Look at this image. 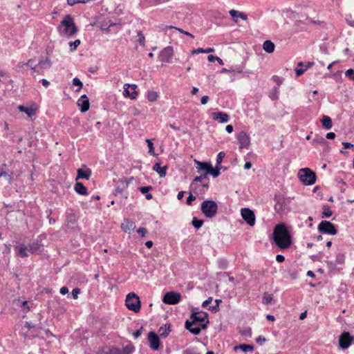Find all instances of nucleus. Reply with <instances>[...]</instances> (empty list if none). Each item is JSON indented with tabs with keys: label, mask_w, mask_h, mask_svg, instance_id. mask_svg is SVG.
<instances>
[{
	"label": "nucleus",
	"mask_w": 354,
	"mask_h": 354,
	"mask_svg": "<svg viewBox=\"0 0 354 354\" xmlns=\"http://www.w3.org/2000/svg\"><path fill=\"white\" fill-rule=\"evenodd\" d=\"M201 209L207 218H213L218 212V205L212 200H205L201 203Z\"/></svg>",
	"instance_id": "7ed1b4c3"
},
{
	"label": "nucleus",
	"mask_w": 354,
	"mask_h": 354,
	"mask_svg": "<svg viewBox=\"0 0 354 354\" xmlns=\"http://www.w3.org/2000/svg\"><path fill=\"white\" fill-rule=\"evenodd\" d=\"M138 41L142 46H144L145 41V37L141 31L138 32Z\"/></svg>",
	"instance_id": "49530a36"
},
{
	"label": "nucleus",
	"mask_w": 354,
	"mask_h": 354,
	"mask_svg": "<svg viewBox=\"0 0 354 354\" xmlns=\"http://www.w3.org/2000/svg\"><path fill=\"white\" fill-rule=\"evenodd\" d=\"M66 221L72 224H74L77 221L76 215L71 209L66 211Z\"/></svg>",
	"instance_id": "c85d7f7f"
},
{
	"label": "nucleus",
	"mask_w": 354,
	"mask_h": 354,
	"mask_svg": "<svg viewBox=\"0 0 354 354\" xmlns=\"http://www.w3.org/2000/svg\"><path fill=\"white\" fill-rule=\"evenodd\" d=\"M185 328L194 335H198L201 329H203L200 325L198 324H192V322L189 320L186 321Z\"/></svg>",
	"instance_id": "f3484780"
},
{
	"label": "nucleus",
	"mask_w": 354,
	"mask_h": 354,
	"mask_svg": "<svg viewBox=\"0 0 354 354\" xmlns=\"http://www.w3.org/2000/svg\"><path fill=\"white\" fill-rule=\"evenodd\" d=\"M204 180H208L207 174H202L199 176H196L193 180V183L201 182Z\"/></svg>",
	"instance_id": "c03bdc74"
},
{
	"label": "nucleus",
	"mask_w": 354,
	"mask_h": 354,
	"mask_svg": "<svg viewBox=\"0 0 354 354\" xmlns=\"http://www.w3.org/2000/svg\"><path fill=\"white\" fill-rule=\"evenodd\" d=\"M81 41L80 39H76L74 41H70L68 43L69 46L71 47V51H75L77 48L80 44Z\"/></svg>",
	"instance_id": "58836bf2"
},
{
	"label": "nucleus",
	"mask_w": 354,
	"mask_h": 354,
	"mask_svg": "<svg viewBox=\"0 0 354 354\" xmlns=\"http://www.w3.org/2000/svg\"><path fill=\"white\" fill-rule=\"evenodd\" d=\"M77 177L75 180L77 181L80 178H84L86 180H88L91 176V170L90 169H86V170H83L82 169H78L77 171Z\"/></svg>",
	"instance_id": "4be33fe9"
},
{
	"label": "nucleus",
	"mask_w": 354,
	"mask_h": 354,
	"mask_svg": "<svg viewBox=\"0 0 354 354\" xmlns=\"http://www.w3.org/2000/svg\"><path fill=\"white\" fill-rule=\"evenodd\" d=\"M121 227L124 232L130 233L136 228V223L129 219H124Z\"/></svg>",
	"instance_id": "412c9836"
},
{
	"label": "nucleus",
	"mask_w": 354,
	"mask_h": 354,
	"mask_svg": "<svg viewBox=\"0 0 354 354\" xmlns=\"http://www.w3.org/2000/svg\"><path fill=\"white\" fill-rule=\"evenodd\" d=\"M109 352L106 354H131L133 351L132 346H127L122 348L112 347L108 348Z\"/></svg>",
	"instance_id": "f8f14e48"
},
{
	"label": "nucleus",
	"mask_w": 354,
	"mask_h": 354,
	"mask_svg": "<svg viewBox=\"0 0 354 354\" xmlns=\"http://www.w3.org/2000/svg\"><path fill=\"white\" fill-rule=\"evenodd\" d=\"M181 296L179 293L175 292H169L165 294L162 301L165 304L174 305L180 300Z\"/></svg>",
	"instance_id": "1a4fd4ad"
},
{
	"label": "nucleus",
	"mask_w": 354,
	"mask_h": 354,
	"mask_svg": "<svg viewBox=\"0 0 354 354\" xmlns=\"http://www.w3.org/2000/svg\"><path fill=\"white\" fill-rule=\"evenodd\" d=\"M176 28V30H178L179 32H180L181 33L184 34V35H187V36H189V37H192V38H194V36L192 34H191L190 32H187V31H185V30H183V29L178 28Z\"/></svg>",
	"instance_id": "052dcab7"
},
{
	"label": "nucleus",
	"mask_w": 354,
	"mask_h": 354,
	"mask_svg": "<svg viewBox=\"0 0 354 354\" xmlns=\"http://www.w3.org/2000/svg\"><path fill=\"white\" fill-rule=\"evenodd\" d=\"M153 169L159 174L160 177L163 178L166 176L167 167H161L160 163L156 162L153 165Z\"/></svg>",
	"instance_id": "393cba45"
},
{
	"label": "nucleus",
	"mask_w": 354,
	"mask_h": 354,
	"mask_svg": "<svg viewBox=\"0 0 354 354\" xmlns=\"http://www.w3.org/2000/svg\"><path fill=\"white\" fill-rule=\"evenodd\" d=\"M125 305L129 310L138 313L140 310L139 297L133 292L129 293L126 297Z\"/></svg>",
	"instance_id": "39448f33"
},
{
	"label": "nucleus",
	"mask_w": 354,
	"mask_h": 354,
	"mask_svg": "<svg viewBox=\"0 0 354 354\" xmlns=\"http://www.w3.org/2000/svg\"><path fill=\"white\" fill-rule=\"evenodd\" d=\"M333 212L328 205L324 207V211L322 212L323 217L329 218L332 215Z\"/></svg>",
	"instance_id": "a19ab883"
},
{
	"label": "nucleus",
	"mask_w": 354,
	"mask_h": 354,
	"mask_svg": "<svg viewBox=\"0 0 354 354\" xmlns=\"http://www.w3.org/2000/svg\"><path fill=\"white\" fill-rule=\"evenodd\" d=\"M252 333V329L250 327L245 328L241 331V334L246 337H251Z\"/></svg>",
	"instance_id": "37998d69"
},
{
	"label": "nucleus",
	"mask_w": 354,
	"mask_h": 354,
	"mask_svg": "<svg viewBox=\"0 0 354 354\" xmlns=\"http://www.w3.org/2000/svg\"><path fill=\"white\" fill-rule=\"evenodd\" d=\"M304 63L300 62L297 64V68L295 69V74L297 77L304 74V73L306 71V68H304Z\"/></svg>",
	"instance_id": "473e14b6"
},
{
	"label": "nucleus",
	"mask_w": 354,
	"mask_h": 354,
	"mask_svg": "<svg viewBox=\"0 0 354 354\" xmlns=\"http://www.w3.org/2000/svg\"><path fill=\"white\" fill-rule=\"evenodd\" d=\"M318 230L321 233L335 235L337 230L335 225L328 221H322L318 225Z\"/></svg>",
	"instance_id": "0eeeda50"
},
{
	"label": "nucleus",
	"mask_w": 354,
	"mask_h": 354,
	"mask_svg": "<svg viewBox=\"0 0 354 354\" xmlns=\"http://www.w3.org/2000/svg\"><path fill=\"white\" fill-rule=\"evenodd\" d=\"M196 200V197L194 196H193L192 194H189V196L187 197V204L188 205H192V203Z\"/></svg>",
	"instance_id": "4d7b16f0"
},
{
	"label": "nucleus",
	"mask_w": 354,
	"mask_h": 354,
	"mask_svg": "<svg viewBox=\"0 0 354 354\" xmlns=\"http://www.w3.org/2000/svg\"><path fill=\"white\" fill-rule=\"evenodd\" d=\"M274 47L275 46L274 43L270 40H266L263 44V49L268 53H273L274 50Z\"/></svg>",
	"instance_id": "bb28decb"
},
{
	"label": "nucleus",
	"mask_w": 354,
	"mask_h": 354,
	"mask_svg": "<svg viewBox=\"0 0 354 354\" xmlns=\"http://www.w3.org/2000/svg\"><path fill=\"white\" fill-rule=\"evenodd\" d=\"M27 246V250L28 251L29 255L39 254L40 252H41L42 245L39 243L38 242H32Z\"/></svg>",
	"instance_id": "6ab92c4d"
},
{
	"label": "nucleus",
	"mask_w": 354,
	"mask_h": 354,
	"mask_svg": "<svg viewBox=\"0 0 354 354\" xmlns=\"http://www.w3.org/2000/svg\"><path fill=\"white\" fill-rule=\"evenodd\" d=\"M229 12H230V15H231V17L234 18V21L237 22V20L235 19V18L236 17H239L240 12L235 10H230Z\"/></svg>",
	"instance_id": "5fc2aeb1"
},
{
	"label": "nucleus",
	"mask_w": 354,
	"mask_h": 354,
	"mask_svg": "<svg viewBox=\"0 0 354 354\" xmlns=\"http://www.w3.org/2000/svg\"><path fill=\"white\" fill-rule=\"evenodd\" d=\"M27 249L28 246L25 244H20L19 245L15 246V250L17 255L21 258H26L29 256Z\"/></svg>",
	"instance_id": "aec40b11"
},
{
	"label": "nucleus",
	"mask_w": 354,
	"mask_h": 354,
	"mask_svg": "<svg viewBox=\"0 0 354 354\" xmlns=\"http://www.w3.org/2000/svg\"><path fill=\"white\" fill-rule=\"evenodd\" d=\"M59 35L64 37H71L77 32V27L73 17L66 15L57 27Z\"/></svg>",
	"instance_id": "f03ea898"
},
{
	"label": "nucleus",
	"mask_w": 354,
	"mask_h": 354,
	"mask_svg": "<svg viewBox=\"0 0 354 354\" xmlns=\"http://www.w3.org/2000/svg\"><path fill=\"white\" fill-rule=\"evenodd\" d=\"M237 140L240 149L247 148L250 144V136L245 131H241L239 133Z\"/></svg>",
	"instance_id": "ddd939ff"
},
{
	"label": "nucleus",
	"mask_w": 354,
	"mask_h": 354,
	"mask_svg": "<svg viewBox=\"0 0 354 354\" xmlns=\"http://www.w3.org/2000/svg\"><path fill=\"white\" fill-rule=\"evenodd\" d=\"M19 109L21 111H23V112L26 113L30 117L32 116L34 114L33 109H32L30 108H28V107H26V106H22V105L19 106Z\"/></svg>",
	"instance_id": "c9c22d12"
},
{
	"label": "nucleus",
	"mask_w": 354,
	"mask_h": 354,
	"mask_svg": "<svg viewBox=\"0 0 354 354\" xmlns=\"http://www.w3.org/2000/svg\"><path fill=\"white\" fill-rule=\"evenodd\" d=\"M146 142H147V145H148V147H149V153L151 155H154V147H153V142H151V140L149 139H147L146 140Z\"/></svg>",
	"instance_id": "09e8293b"
},
{
	"label": "nucleus",
	"mask_w": 354,
	"mask_h": 354,
	"mask_svg": "<svg viewBox=\"0 0 354 354\" xmlns=\"http://www.w3.org/2000/svg\"><path fill=\"white\" fill-rule=\"evenodd\" d=\"M80 293V288H75L72 290V296L74 299H77L78 295Z\"/></svg>",
	"instance_id": "13d9d810"
},
{
	"label": "nucleus",
	"mask_w": 354,
	"mask_h": 354,
	"mask_svg": "<svg viewBox=\"0 0 354 354\" xmlns=\"http://www.w3.org/2000/svg\"><path fill=\"white\" fill-rule=\"evenodd\" d=\"M220 174V168L218 165H216L215 168H213L211 165L209 170L207 171V174L212 175L214 178L218 177Z\"/></svg>",
	"instance_id": "c756f323"
},
{
	"label": "nucleus",
	"mask_w": 354,
	"mask_h": 354,
	"mask_svg": "<svg viewBox=\"0 0 354 354\" xmlns=\"http://www.w3.org/2000/svg\"><path fill=\"white\" fill-rule=\"evenodd\" d=\"M174 55V50L171 46H167L162 49L159 54L160 61L162 63H168Z\"/></svg>",
	"instance_id": "9b49d317"
},
{
	"label": "nucleus",
	"mask_w": 354,
	"mask_h": 354,
	"mask_svg": "<svg viewBox=\"0 0 354 354\" xmlns=\"http://www.w3.org/2000/svg\"><path fill=\"white\" fill-rule=\"evenodd\" d=\"M321 122H322V127L325 129L328 130L332 128L333 122H332L331 118L329 116L323 115V117L321 120Z\"/></svg>",
	"instance_id": "a878e982"
},
{
	"label": "nucleus",
	"mask_w": 354,
	"mask_h": 354,
	"mask_svg": "<svg viewBox=\"0 0 354 354\" xmlns=\"http://www.w3.org/2000/svg\"><path fill=\"white\" fill-rule=\"evenodd\" d=\"M212 301V297H209L207 300L204 301L203 302L202 306L203 307H207Z\"/></svg>",
	"instance_id": "0e129e2a"
},
{
	"label": "nucleus",
	"mask_w": 354,
	"mask_h": 354,
	"mask_svg": "<svg viewBox=\"0 0 354 354\" xmlns=\"http://www.w3.org/2000/svg\"><path fill=\"white\" fill-rule=\"evenodd\" d=\"M207 59L210 62H216L217 61V62L220 65H223L224 64L223 61L220 57H218L217 56H214L213 55H208Z\"/></svg>",
	"instance_id": "e433bc0d"
},
{
	"label": "nucleus",
	"mask_w": 354,
	"mask_h": 354,
	"mask_svg": "<svg viewBox=\"0 0 354 354\" xmlns=\"http://www.w3.org/2000/svg\"><path fill=\"white\" fill-rule=\"evenodd\" d=\"M77 106L80 108V111L82 113H84L89 109V100L86 95H82L77 100Z\"/></svg>",
	"instance_id": "dca6fc26"
},
{
	"label": "nucleus",
	"mask_w": 354,
	"mask_h": 354,
	"mask_svg": "<svg viewBox=\"0 0 354 354\" xmlns=\"http://www.w3.org/2000/svg\"><path fill=\"white\" fill-rule=\"evenodd\" d=\"M59 292L62 295H66V293L68 292V289L67 287L63 286L60 288Z\"/></svg>",
	"instance_id": "338daca9"
},
{
	"label": "nucleus",
	"mask_w": 354,
	"mask_h": 354,
	"mask_svg": "<svg viewBox=\"0 0 354 354\" xmlns=\"http://www.w3.org/2000/svg\"><path fill=\"white\" fill-rule=\"evenodd\" d=\"M272 80L277 84L278 86L281 85L283 82V79L277 75H273Z\"/></svg>",
	"instance_id": "864d4df0"
},
{
	"label": "nucleus",
	"mask_w": 354,
	"mask_h": 354,
	"mask_svg": "<svg viewBox=\"0 0 354 354\" xmlns=\"http://www.w3.org/2000/svg\"><path fill=\"white\" fill-rule=\"evenodd\" d=\"M158 94L156 92L150 91L147 92V99L149 102H154L157 100Z\"/></svg>",
	"instance_id": "4c0bfd02"
},
{
	"label": "nucleus",
	"mask_w": 354,
	"mask_h": 354,
	"mask_svg": "<svg viewBox=\"0 0 354 354\" xmlns=\"http://www.w3.org/2000/svg\"><path fill=\"white\" fill-rule=\"evenodd\" d=\"M190 319L192 324H198L203 329H205L209 324L208 314L205 312H192Z\"/></svg>",
	"instance_id": "423d86ee"
},
{
	"label": "nucleus",
	"mask_w": 354,
	"mask_h": 354,
	"mask_svg": "<svg viewBox=\"0 0 354 354\" xmlns=\"http://www.w3.org/2000/svg\"><path fill=\"white\" fill-rule=\"evenodd\" d=\"M51 65V62L48 57H46L45 59H40L38 62V66L40 70L48 69Z\"/></svg>",
	"instance_id": "cd10ccee"
},
{
	"label": "nucleus",
	"mask_w": 354,
	"mask_h": 354,
	"mask_svg": "<svg viewBox=\"0 0 354 354\" xmlns=\"http://www.w3.org/2000/svg\"><path fill=\"white\" fill-rule=\"evenodd\" d=\"M32 62H33L32 59H30L27 62H26V63L21 62V63H19V64L21 65V66H23L24 65L28 66L31 68V66H33L35 65L32 64Z\"/></svg>",
	"instance_id": "680f3d73"
},
{
	"label": "nucleus",
	"mask_w": 354,
	"mask_h": 354,
	"mask_svg": "<svg viewBox=\"0 0 354 354\" xmlns=\"http://www.w3.org/2000/svg\"><path fill=\"white\" fill-rule=\"evenodd\" d=\"M354 337L351 336L349 333L344 332L339 337V344L341 348L346 349L351 344Z\"/></svg>",
	"instance_id": "9d476101"
},
{
	"label": "nucleus",
	"mask_w": 354,
	"mask_h": 354,
	"mask_svg": "<svg viewBox=\"0 0 354 354\" xmlns=\"http://www.w3.org/2000/svg\"><path fill=\"white\" fill-rule=\"evenodd\" d=\"M203 222V220L198 219L196 217H194L192 219V225L196 229L201 227Z\"/></svg>",
	"instance_id": "f704fd0d"
},
{
	"label": "nucleus",
	"mask_w": 354,
	"mask_h": 354,
	"mask_svg": "<svg viewBox=\"0 0 354 354\" xmlns=\"http://www.w3.org/2000/svg\"><path fill=\"white\" fill-rule=\"evenodd\" d=\"M13 172L12 171H6L3 170V176L8 181L9 185H12L13 182Z\"/></svg>",
	"instance_id": "2f4dec72"
},
{
	"label": "nucleus",
	"mask_w": 354,
	"mask_h": 354,
	"mask_svg": "<svg viewBox=\"0 0 354 354\" xmlns=\"http://www.w3.org/2000/svg\"><path fill=\"white\" fill-rule=\"evenodd\" d=\"M345 75L350 80H354V68L348 69L345 72Z\"/></svg>",
	"instance_id": "de8ad7c7"
},
{
	"label": "nucleus",
	"mask_w": 354,
	"mask_h": 354,
	"mask_svg": "<svg viewBox=\"0 0 354 354\" xmlns=\"http://www.w3.org/2000/svg\"><path fill=\"white\" fill-rule=\"evenodd\" d=\"M266 337L262 335H259L256 339L257 343L259 344V345H263L266 342Z\"/></svg>",
	"instance_id": "6e6d98bb"
},
{
	"label": "nucleus",
	"mask_w": 354,
	"mask_h": 354,
	"mask_svg": "<svg viewBox=\"0 0 354 354\" xmlns=\"http://www.w3.org/2000/svg\"><path fill=\"white\" fill-rule=\"evenodd\" d=\"M298 177L305 185H312L316 181L315 173L309 168L299 169Z\"/></svg>",
	"instance_id": "20e7f679"
},
{
	"label": "nucleus",
	"mask_w": 354,
	"mask_h": 354,
	"mask_svg": "<svg viewBox=\"0 0 354 354\" xmlns=\"http://www.w3.org/2000/svg\"><path fill=\"white\" fill-rule=\"evenodd\" d=\"M344 261H345V256H344V254L339 253V254H337L335 262L337 264L342 265V264H343L344 263Z\"/></svg>",
	"instance_id": "79ce46f5"
},
{
	"label": "nucleus",
	"mask_w": 354,
	"mask_h": 354,
	"mask_svg": "<svg viewBox=\"0 0 354 354\" xmlns=\"http://www.w3.org/2000/svg\"><path fill=\"white\" fill-rule=\"evenodd\" d=\"M212 118L214 120L218 121L220 123L227 122L230 120V116L223 112H214L212 113Z\"/></svg>",
	"instance_id": "a211bd4d"
},
{
	"label": "nucleus",
	"mask_w": 354,
	"mask_h": 354,
	"mask_svg": "<svg viewBox=\"0 0 354 354\" xmlns=\"http://www.w3.org/2000/svg\"><path fill=\"white\" fill-rule=\"evenodd\" d=\"M273 299V295L265 292L263 296V303L266 305L271 304Z\"/></svg>",
	"instance_id": "72a5a7b5"
},
{
	"label": "nucleus",
	"mask_w": 354,
	"mask_h": 354,
	"mask_svg": "<svg viewBox=\"0 0 354 354\" xmlns=\"http://www.w3.org/2000/svg\"><path fill=\"white\" fill-rule=\"evenodd\" d=\"M209 100V97L207 95H204L201 97V102L202 104H205L207 103Z\"/></svg>",
	"instance_id": "774afa93"
},
{
	"label": "nucleus",
	"mask_w": 354,
	"mask_h": 354,
	"mask_svg": "<svg viewBox=\"0 0 354 354\" xmlns=\"http://www.w3.org/2000/svg\"><path fill=\"white\" fill-rule=\"evenodd\" d=\"M73 85L75 86H78L79 88L76 90L77 92L80 91V90L82 88V86H83V84L82 82L80 81V80L77 77H75L73 80Z\"/></svg>",
	"instance_id": "a18cd8bd"
},
{
	"label": "nucleus",
	"mask_w": 354,
	"mask_h": 354,
	"mask_svg": "<svg viewBox=\"0 0 354 354\" xmlns=\"http://www.w3.org/2000/svg\"><path fill=\"white\" fill-rule=\"evenodd\" d=\"M342 145L344 147V149H349V148H353L354 149V145L350 142H342Z\"/></svg>",
	"instance_id": "e2e57ef3"
},
{
	"label": "nucleus",
	"mask_w": 354,
	"mask_h": 354,
	"mask_svg": "<svg viewBox=\"0 0 354 354\" xmlns=\"http://www.w3.org/2000/svg\"><path fill=\"white\" fill-rule=\"evenodd\" d=\"M194 162L197 165L196 169L198 172H200L201 171H205V174H207V171L212 165L210 162H201L196 160H195Z\"/></svg>",
	"instance_id": "b1692460"
},
{
	"label": "nucleus",
	"mask_w": 354,
	"mask_h": 354,
	"mask_svg": "<svg viewBox=\"0 0 354 354\" xmlns=\"http://www.w3.org/2000/svg\"><path fill=\"white\" fill-rule=\"evenodd\" d=\"M273 239L275 244L281 249H287L292 244L290 234L283 223L277 225L273 230Z\"/></svg>",
	"instance_id": "f257e3e1"
},
{
	"label": "nucleus",
	"mask_w": 354,
	"mask_h": 354,
	"mask_svg": "<svg viewBox=\"0 0 354 354\" xmlns=\"http://www.w3.org/2000/svg\"><path fill=\"white\" fill-rule=\"evenodd\" d=\"M148 340L149 342L150 347L156 351L159 348L160 345V339L158 335H156L154 332H150L148 335Z\"/></svg>",
	"instance_id": "4468645a"
},
{
	"label": "nucleus",
	"mask_w": 354,
	"mask_h": 354,
	"mask_svg": "<svg viewBox=\"0 0 354 354\" xmlns=\"http://www.w3.org/2000/svg\"><path fill=\"white\" fill-rule=\"evenodd\" d=\"M137 232L141 236H145L146 233H147V230L144 227H140L138 230H137Z\"/></svg>",
	"instance_id": "bf43d9fd"
},
{
	"label": "nucleus",
	"mask_w": 354,
	"mask_h": 354,
	"mask_svg": "<svg viewBox=\"0 0 354 354\" xmlns=\"http://www.w3.org/2000/svg\"><path fill=\"white\" fill-rule=\"evenodd\" d=\"M74 190L78 194L82 196H86L88 194L87 188L83 185V183L77 181H76L75 184Z\"/></svg>",
	"instance_id": "5701e85b"
},
{
	"label": "nucleus",
	"mask_w": 354,
	"mask_h": 354,
	"mask_svg": "<svg viewBox=\"0 0 354 354\" xmlns=\"http://www.w3.org/2000/svg\"><path fill=\"white\" fill-rule=\"evenodd\" d=\"M276 260L277 262L281 263V262L284 261L285 257L281 254H277L276 257Z\"/></svg>",
	"instance_id": "69168bd1"
},
{
	"label": "nucleus",
	"mask_w": 354,
	"mask_h": 354,
	"mask_svg": "<svg viewBox=\"0 0 354 354\" xmlns=\"http://www.w3.org/2000/svg\"><path fill=\"white\" fill-rule=\"evenodd\" d=\"M279 95V88L277 87H274L270 93V97L272 100H276L278 99Z\"/></svg>",
	"instance_id": "ea45409f"
},
{
	"label": "nucleus",
	"mask_w": 354,
	"mask_h": 354,
	"mask_svg": "<svg viewBox=\"0 0 354 354\" xmlns=\"http://www.w3.org/2000/svg\"><path fill=\"white\" fill-rule=\"evenodd\" d=\"M183 354H200L196 348H189L185 350Z\"/></svg>",
	"instance_id": "8fccbe9b"
},
{
	"label": "nucleus",
	"mask_w": 354,
	"mask_h": 354,
	"mask_svg": "<svg viewBox=\"0 0 354 354\" xmlns=\"http://www.w3.org/2000/svg\"><path fill=\"white\" fill-rule=\"evenodd\" d=\"M139 191L142 194H148V192L152 189L151 186H145V187H140L138 188Z\"/></svg>",
	"instance_id": "603ef678"
},
{
	"label": "nucleus",
	"mask_w": 354,
	"mask_h": 354,
	"mask_svg": "<svg viewBox=\"0 0 354 354\" xmlns=\"http://www.w3.org/2000/svg\"><path fill=\"white\" fill-rule=\"evenodd\" d=\"M225 156V154L223 151H221L218 153L217 158H216V165H218V166L220 165V164L221 163L222 160Z\"/></svg>",
	"instance_id": "3c124183"
},
{
	"label": "nucleus",
	"mask_w": 354,
	"mask_h": 354,
	"mask_svg": "<svg viewBox=\"0 0 354 354\" xmlns=\"http://www.w3.org/2000/svg\"><path fill=\"white\" fill-rule=\"evenodd\" d=\"M237 349H241L243 352L253 351L254 346H253V345H250V344H240V345L236 346L234 347L235 351H236Z\"/></svg>",
	"instance_id": "7c9ffc66"
},
{
	"label": "nucleus",
	"mask_w": 354,
	"mask_h": 354,
	"mask_svg": "<svg viewBox=\"0 0 354 354\" xmlns=\"http://www.w3.org/2000/svg\"><path fill=\"white\" fill-rule=\"evenodd\" d=\"M241 214L243 220L250 225L254 226L256 221V217L253 211L250 209L245 207L241 210Z\"/></svg>",
	"instance_id": "6e6552de"
},
{
	"label": "nucleus",
	"mask_w": 354,
	"mask_h": 354,
	"mask_svg": "<svg viewBox=\"0 0 354 354\" xmlns=\"http://www.w3.org/2000/svg\"><path fill=\"white\" fill-rule=\"evenodd\" d=\"M136 84H124V95L127 97H129L131 99H136L138 95V93L136 91Z\"/></svg>",
	"instance_id": "2eb2a0df"
}]
</instances>
